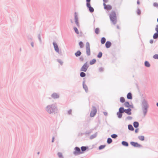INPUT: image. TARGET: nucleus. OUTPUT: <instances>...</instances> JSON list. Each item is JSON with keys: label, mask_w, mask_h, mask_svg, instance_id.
I'll return each mask as SVG.
<instances>
[{"label": "nucleus", "mask_w": 158, "mask_h": 158, "mask_svg": "<svg viewBox=\"0 0 158 158\" xmlns=\"http://www.w3.org/2000/svg\"><path fill=\"white\" fill-rule=\"evenodd\" d=\"M109 17L112 23L114 24H116L117 22V17L115 12L114 11H112Z\"/></svg>", "instance_id": "f257e3e1"}, {"label": "nucleus", "mask_w": 158, "mask_h": 158, "mask_svg": "<svg viewBox=\"0 0 158 158\" xmlns=\"http://www.w3.org/2000/svg\"><path fill=\"white\" fill-rule=\"evenodd\" d=\"M46 109V110L48 113L51 114L53 113L55 109H56V107L55 108H53L51 106H47Z\"/></svg>", "instance_id": "f03ea898"}, {"label": "nucleus", "mask_w": 158, "mask_h": 158, "mask_svg": "<svg viewBox=\"0 0 158 158\" xmlns=\"http://www.w3.org/2000/svg\"><path fill=\"white\" fill-rule=\"evenodd\" d=\"M82 153L80 148L78 147H76L74 148V151L73 152V154L75 155H78Z\"/></svg>", "instance_id": "7ed1b4c3"}, {"label": "nucleus", "mask_w": 158, "mask_h": 158, "mask_svg": "<svg viewBox=\"0 0 158 158\" xmlns=\"http://www.w3.org/2000/svg\"><path fill=\"white\" fill-rule=\"evenodd\" d=\"M86 49L87 55L88 56L90 55V50L89 44L88 42H87L86 44Z\"/></svg>", "instance_id": "20e7f679"}, {"label": "nucleus", "mask_w": 158, "mask_h": 158, "mask_svg": "<svg viewBox=\"0 0 158 158\" xmlns=\"http://www.w3.org/2000/svg\"><path fill=\"white\" fill-rule=\"evenodd\" d=\"M88 68V66L87 62H86L83 65L81 69V71L86 72Z\"/></svg>", "instance_id": "39448f33"}, {"label": "nucleus", "mask_w": 158, "mask_h": 158, "mask_svg": "<svg viewBox=\"0 0 158 158\" xmlns=\"http://www.w3.org/2000/svg\"><path fill=\"white\" fill-rule=\"evenodd\" d=\"M96 113L97 109L96 108L94 107H93V109L90 112V116L91 117H94L96 114Z\"/></svg>", "instance_id": "423d86ee"}, {"label": "nucleus", "mask_w": 158, "mask_h": 158, "mask_svg": "<svg viewBox=\"0 0 158 158\" xmlns=\"http://www.w3.org/2000/svg\"><path fill=\"white\" fill-rule=\"evenodd\" d=\"M103 6L105 9L107 10H110L112 9V6L110 5H106L105 3H103Z\"/></svg>", "instance_id": "0eeeda50"}, {"label": "nucleus", "mask_w": 158, "mask_h": 158, "mask_svg": "<svg viewBox=\"0 0 158 158\" xmlns=\"http://www.w3.org/2000/svg\"><path fill=\"white\" fill-rule=\"evenodd\" d=\"M131 144L135 147H139L141 146V145L138 143L134 142H131Z\"/></svg>", "instance_id": "6e6552de"}, {"label": "nucleus", "mask_w": 158, "mask_h": 158, "mask_svg": "<svg viewBox=\"0 0 158 158\" xmlns=\"http://www.w3.org/2000/svg\"><path fill=\"white\" fill-rule=\"evenodd\" d=\"M86 5L91 12H93L94 11V9L91 6L90 3H87Z\"/></svg>", "instance_id": "1a4fd4ad"}, {"label": "nucleus", "mask_w": 158, "mask_h": 158, "mask_svg": "<svg viewBox=\"0 0 158 158\" xmlns=\"http://www.w3.org/2000/svg\"><path fill=\"white\" fill-rule=\"evenodd\" d=\"M53 44L55 48V49L56 50V51L57 52H59V49L57 44L55 43H53Z\"/></svg>", "instance_id": "9d476101"}, {"label": "nucleus", "mask_w": 158, "mask_h": 158, "mask_svg": "<svg viewBox=\"0 0 158 158\" xmlns=\"http://www.w3.org/2000/svg\"><path fill=\"white\" fill-rule=\"evenodd\" d=\"M131 109H128L125 110V112L128 114L131 115Z\"/></svg>", "instance_id": "9b49d317"}, {"label": "nucleus", "mask_w": 158, "mask_h": 158, "mask_svg": "<svg viewBox=\"0 0 158 158\" xmlns=\"http://www.w3.org/2000/svg\"><path fill=\"white\" fill-rule=\"evenodd\" d=\"M111 44V43L110 42L107 41L105 45L106 48H110Z\"/></svg>", "instance_id": "f8f14e48"}, {"label": "nucleus", "mask_w": 158, "mask_h": 158, "mask_svg": "<svg viewBox=\"0 0 158 158\" xmlns=\"http://www.w3.org/2000/svg\"><path fill=\"white\" fill-rule=\"evenodd\" d=\"M52 97L54 98H57L59 97V96L56 93H53L52 94Z\"/></svg>", "instance_id": "ddd939ff"}, {"label": "nucleus", "mask_w": 158, "mask_h": 158, "mask_svg": "<svg viewBox=\"0 0 158 158\" xmlns=\"http://www.w3.org/2000/svg\"><path fill=\"white\" fill-rule=\"evenodd\" d=\"M127 98L128 99H131L132 98V94L131 93L128 94L127 95Z\"/></svg>", "instance_id": "4468645a"}, {"label": "nucleus", "mask_w": 158, "mask_h": 158, "mask_svg": "<svg viewBox=\"0 0 158 158\" xmlns=\"http://www.w3.org/2000/svg\"><path fill=\"white\" fill-rule=\"evenodd\" d=\"M75 23H76L77 25V26H79V23L78 22V18L76 15H75Z\"/></svg>", "instance_id": "2eb2a0df"}, {"label": "nucleus", "mask_w": 158, "mask_h": 158, "mask_svg": "<svg viewBox=\"0 0 158 158\" xmlns=\"http://www.w3.org/2000/svg\"><path fill=\"white\" fill-rule=\"evenodd\" d=\"M125 110H124L123 107H120L119 108V112L122 113L124 112H125Z\"/></svg>", "instance_id": "dca6fc26"}, {"label": "nucleus", "mask_w": 158, "mask_h": 158, "mask_svg": "<svg viewBox=\"0 0 158 158\" xmlns=\"http://www.w3.org/2000/svg\"><path fill=\"white\" fill-rule=\"evenodd\" d=\"M106 41V39L104 37H102L101 39V42L102 44H103L105 43Z\"/></svg>", "instance_id": "f3484780"}, {"label": "nucleus", "mask_w": 158, "mask_h": 158, "mask_svg": "<svg viewBox=\"0 0 158 158\" xmlns=\"http://www.w3.org/2000/svg\"><path fill=\"white\" fill-rule=\"evenodd\" d=\"M81 53L80 51H78L75 53V55L76 56H78L81 55Z\"/></svg>", "instance_id": "a211bd4d"}, {"label": "nucleus", "mask_w": 158, "mask_h": 158, "mask_svg": "<svg viewBox=\"0 0 158 158\" xmlns=\"http://www.w3.org/2000/svg\"><path fill=\"white\" fill-rule=\"evenodd\" d=\"M96 62V60L95 59H93L90 61V64L92 65L94 64Z\"/></svg>", "instance_id": "6ab92c4d"}, {"label": "nucleus", "mask_w": 158, "mask_h": 158, "mask_svg": "<svg viewBox=\"0 0 158 158\" xmlns=\"http://www.w3.org/2000/svg\"><path fill=\"white\" fill-rule=\"evenodd\" d=\"M139 124L138 122H135L134 123V126L135 128L139 126Z\"/></svg>", "instance_id": "aec40b11"}, {"label": "nucleus", "mask_w": 158, "mask_h": 158, "mask_svg": "<svg viewBox=\"0 0 158 158\" xmlns=\"http://www.w3.org/2000/svg\"><path fill=\"white\" fill-rule=\"evenodd\" d=\"M87 147H84V146H83V147H82L81 148V151L82 152V153H83V152L84 151H85L86 149H87Z\"/></svg>", "instance_id": "412c9836"}, {"label": "nucleus", "mask_w": 158, "mask_h": 158, "mask_svg": "<svg viewBox=\"0 0 158 158\" xmlns=\"http://www.w3.org/2000/svg\"><path fill=\"white\" fill-rule=\"evenodd\" d=\"M117 115L118 116V117L119 118H121L122 116V113L119 112L117 113Z\"/></svg>", "instance_id": "4be33fe9"}, {"label": "nucleus", "mask_w": 158, "mask_h": 158, "mask_svg": "<svg viewBox=\"0 0 158 158\" xmlns=\"http://www.w3.org/2000/svg\"><path fill=\"white\" fill-rule=\"evenodd\" d=\"M128 128L129 130L131 131H133L134 129L132 126L131 125H129L128 126Z\"/></svg>", "instance_id": "5701e85b"}, {"label": "nucleus", "mask_w": 158, "mask_h": 158, "mask_svg": "<svg viewBox=\"0 0 158 158\" xmlns=\"http://www.w3.org/2000/svg\"><path fill=\"white\" fill-rule=\"evenodd\" d=\"M158 37V33H155L153 35V38L154 39L157 38Z\"/></svg>", "instance_id": "b1692460"}, {"label": "nucleus", "mask_w": 158, "mask_h": 158, "mask_svg": "<svg viewBox=\"0 0 158 158\" xmlns=\"http://www.w3.org/2000/svg\"><path fill=\"white\" fill-rule=\"evenodd\" d=\"M122 144L124 146H127L128 145V143L125 141H123L122 142Z\"/></svg>", "instance_id": "393cba45"}, {"label": "nucleus", "mask_w": 158, "mask_h": 158, "mask_svg": "<svg viewBox=\"0 0 158 158\" xmlns=\"http://www.w3.org/2000/svg\"><path fill=\"white\" fill-rule=\"evenodd\" d=\"M139 139L141 141H143L144 140V136H139L138 137Z\"/></svg>", "instance_id": "a878e982"}, {"label": "nucleus", "mask_w": 158, "mask_h": 158, "mask_svg": "<svg viewBox=\"0 0 158 158\" xmlns=\"http://www.w3.org/2000/svg\"><path fill=\"white\" fill-rule=\"evenodd\" d=\"M145 65L147 67H149L150 66V64L147 61L145 62Z\"/></svg>", "instance_id": "bb28decb"}, {"label": "nucleus", "mask_w": 158, "mask_h": 158, "mask_svg": "<svg viewBox=\"0 0 158 158\" xmlns=\"http://www.w3.org/2000/svg\"><path fill=\"white\" fill-rule=\"evenodd\" d=\"M105 147H106V145H101L99 147V150H101L102 149L104 148Z\"/></svg>", "instance_id": "cd10ccee"}, {"label": "nucleus", "mask_w": 158, "mask_h": 158, "mask_svg": "<svg viewBox=\"0 0 158 158\" xmlns=\"http://www.w3.org/2000/svg\"><path fill=\"white\" fill-rule=\"evenodd\" d=\"M124 105L127 107H128L130 106L129 103L128 102H126L124 103Z\"/></svg>", "instance_id": "c85d7f7f"}, {"label": "nucleus", "mask_w": 158, "mask_h": 158, "mask_svg": "<svg viewBox=\"0 0 158 158\" xmlns=\"http://www.w3.org/2000/svg\"><path fill=\"white\" fill-rule=\"evenodd\" d=\"M95 33L98 34L99 32V29L98 28H96L95 31Z\"/></svg>", "instance_id": "c756f323"}, {"label": "nucleus", "mask_w": 158, "mask_h": 158, "mask_svg": "<svg viewBox=\"0 0 158 158\" xmlns=\"http://www.w3.org/2000/svg\"><path fill=\"white\" fill-rule=\"evenodd\" d=\"M79 45L81 48H82L84 47V44L82 42H80L79 43Z\"/></svg>", "instance_id": "7c9ffc66"}, {"label": "nucleus", "mask_w": 158, "mask_h": 158, "mask_svg": "<svg viewBox=\"0 0 158 158\" xmlns=\"http://www.w3.org/2000/svg\"><path fill=\"white\" fill-rule=\"evenodd\" d=\"M112 142V140L110 138H109L107 139V143H110Z\"/></svg>", "instance_id": "2f4dec72"}, {"label": "nucleus", "mask_w": 158, "mask_h": 158, "mask_svg": "<svg viewBox=\"0 0 158 158\" xmlns=\"http://www.w3.org/2000/svg\"><path fill=\"white\" fill-rule=\"evenodd\" d=\"M120 101L122 102L123 103L125 102V99L123 97H121L120 98Z\"/></svg>", "instance_id": "473e14b6"}, {"label": "nucleus", "mask_w": 158, "mask_h": 158, "mask_svg": "<svg viewBox=\"0 0 158 158\" xmlns=\"http://www.w3.org/2000/svg\"><path fill=\"white\" fill-rule=\"evenodd\" d=\"M144 108H145V109H146L147 108H148V104H147V103H146V102H145L144 103Z\"/></svg>", "instance_id": "72a5a7b5"}, {"label": "nucleus", "mask_w": 158, "mask_h": 158, "mask_svg": "<svg viewBox=\"0 0 158 158\" xmlns=\"http://www.w3.org/2000/svg\"><path fill=\"white\" fill-rule=\"evenodd\" d=\"M85 76V74L84 72H81L80 73V76L81 77H83Z\"/></svg>", "instance_id": "f704fd0d"}, {"label": "nucleus", "mask_w": 158, "mask_h": 158, "mask_svg": "<svg viewBox=\"0 0 158 158\" xmlns=\"http://www.w3.org/2000/svg\"><path fill=\"white\" fill-rule=\"evenodd\" d=\"M102 56V53L101 52H99L98 56H97L99 58H100Z\"/></svg>", "instance_id": "c9c22d12"}, {"label": "nucleus", "mask_w": 158, "mask_h": 158, "mask_svg": "<svg viewBox=\"0 0 158 158\" xmlns=\"http://www.w3.org/2000/svg\"><path fill=\"white\" fill-rule=\"evenodd\" d=\"M74 29L76 33H77V34H79V32H78V30L76 27H74Z\"/></svg>", "instance_id": "e433bc0d"}, {"label": "nucleus", "mask_w": 158, "mask_h": 158, "mask_svg": "<svg viewBox=\"0 0 158 158\" xmlns=\"http://www.w3.org/2000/svg\"><path fill=\"white\" fill-rule=\"evenodd\" d=\"M117 136V135L115 134H113L111 135V137L113 138H115Z\"/></svg>", "instance_id": "4c0bfd02"}, {"label": "nucleus", "mask_w": 158, "mask_h": 158, "mask_svg": "<svg viewBox=\"0 0 158 158\" xmlns=\"http://www.w3.org/2000/svg\"><path fill=\"white\" fill-rule=\"evenodd\" d=\"M58 155L59 157L61 158V157H63L62 154V153H60V152L58 153Z\"/></svg>", "instance_id": "58836bf2"}, {"label": "nucleus", "mask_w": 158, "mask_h": 158, "mask_svg": "<svg viewBox=\"0 0 158 158\" xmlns=\"http://www.w3.org/2000/svg\"><path fill=\"white\" fill-rule=\"evenodd\" d=\"M153 58L155 59H158V55L156 54L153 56Z\"/></svg>", "instance_id": "ea45409f"}, {"label": "nucleus", "mask_w": 158, "mask_h": 158, "mask_svg": "<svg viewBox=\"0 0 158 158\" xmlns=\"http://www.w3.org/2000/svg\"><path fill=\"white\" fill-rule=\"evenodd\" d=\"M83 88L85 89V90L86 91H88V89L87 86L85 85H83Z\"/></svg>", "instance_id": "a19ab883"}, {"label": "nucleus", "mask_w": 158, "mask_h": 158, "mask_svg": "<svg viewBox=\"0 0 158 158\" xmlns=\"http://www.w3.org/2000/svg\"><path fill=\"white\" fill-rule=\"evenodd\" d=\"M155 30L156 31L157 33H158V25L156 26V27L155 28Z\"/></svg>", "instance_id": "79ce46f5"}, {"label": "nucleus", "mask_w": 158, "mask_h": 158, "mask_svg": "<svg viewBox=\"0 0 158 158\" xmlns=\"http://www.w3.org/2000/svg\"><path fill=\"white\" fill-rule=\"evenodd\" d=\"M154 5L156 7H158V4L157 3H154Z\"/></svg>", "instance_id": "37998d69"}, {"label": "nucleus", "mask_w": 158, "mask_h": 158, "mask_svg": "<svg viewBox=\"0 0 158 158\" xmlns=\"http://www.w3.org/2000/svg\"><path fill=\"white\" fill-rule=\"evenodd\" d=\"M103 114L106 116L107 115V113L106 112H103Z\"/></svg>", "instance_id": "c03bdc74"}, {"label": "nucleus", "mask_w": 158, "mask_h": 158, "mask_svg": "<svg viewBox=\"0 0 158 158\" xmlns=\"http://www.w3.org/2000/svg\"><path fill=\"white\" fill-rule=\"evenodd\" d=\"M72 112V110H70L68 111V113L69 114H70Z\"/></svg>", "instance_id": "a18cd8bd"}, {"label": "nucleus", "mask_w": 158, "mask_h": 158, "mask_svg": "<svg viewBox=\"0 0 158 158\" xmlns=\"http://www.w3.org/2000/svg\"><path fill=\"white\" fill-rule=\"evenodd\" d=\"M90 0H86V2H87V3H90Z\"/></svg>", "instance_id": "49530a36"}, {"label": "nucleus", "mask_w": 158, "mask_h": 158, "mask_svg": "<svg viewBox=\"0 0 158 158\" xmlns=\"http://www.w3.org/2000/svg\"><path fill=\"white\" fill-rule=\"evenodd\" d=\"M153 42V40H151L150 41V42L151 44H152Z\"/></svg>", "instance_id": "de8ad7c7"}, {"label": "nucleus", "mask_w": 158, "mask_h": 158, "mask_svg": "<svg viewBox=\"0 0 158 158\" xmlns=\"http://www.w3.org/2000/svg\"><path fill=\"white\" fill-rule=\"evenodd\" d=\"M54 137H53L52 138V142H54Z\"/></svg>", "instance_id": "09e8293b"}, {"label": "nucleus", "mask_w": 158, "mask_h": 158, "mask_svg": "<svg viewBox=\"0 0 158 158\" xmlns=\"http://www.w3.org/2000/svg\"><path fill=\"white\" fill-rule=\"evenodd\" d=\"M138 13L139 14H140V11H138Z\"/></svg>", "instance_id": "8fccbe9b"}, {"label": "nucleus", "mask_w": 158, "mask_h": 158, "mask_svg": "<svg viewBox=\"0 0 158 158\" xmlns=\"http://www.w3.org/2000/svg\"><path fill=\"white\" fill-rule=\"evenodd\" d=\"M135 132H138V131H137V130L136 129L135 130Z\"/></svg>", "instance_id": "3c124183"}, {"label": "nucleus", "mask_w": 158, "mask_h": 158, "mask_svg": "<svg viewBox=\"0 0 158 158\" xmlns=\"http://www.w3.org/2000/svg\"><path fill=\"white\" fill-rule=\"evenodd\" d=\"M156 105H157V106H158V103H157V104H156Z\"/></svg>", "instance_id": "603ef678"}, {"label": "nucleus", "mask_w": 158, "mask_h": 158, "mask_svg": "<svg viewBox=\"0 0 158 158\" xmlns=\"http://www.w3.org/2000/svg\"><path fill=\"white\" fill-rule=\"evenodd\" d=\"M157 22H158V19H157Z\"/></svg>", "instance_id": "864d4df0"}, {"label": "nucleus", "mask_w": 158, "mask_h": 158, "mask_svg": "<svg viewBox=\"0 0 158 158\" xmlns=\"http://www.w3.org/2000/svg\"><path fill=\"white\" fill-rule=\"evenodd\" d=\"M31 45H32V46H33V44H32Z\"/></svg>", "instance_id": "5fc2aeb1"}]
</instances>
